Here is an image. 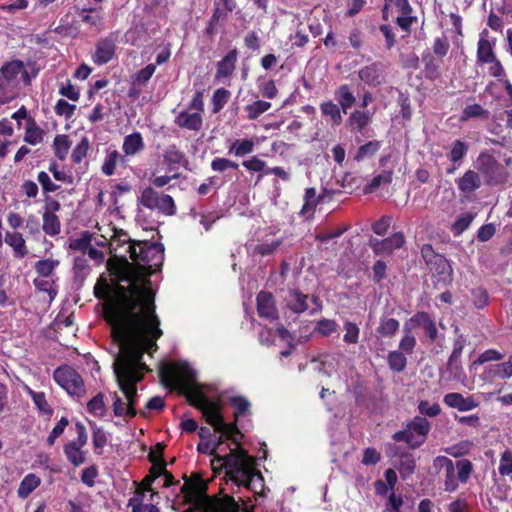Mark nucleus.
I'll use <instances>...</instances> for the list:
<instances>
[{
	"label": "nucleus",
	"instance_id": "680f3d73",
	"mask_svg": "<svg viewBox=\"0 0 512 512\" xmlns=\"http://www.w3.org/2000/svg\"><path fill=\"white\" fill-rule=\"evenodd\" d=\"M343 328L345 331V334L343 336V341L346 344H357L359 341V333H360V329L357 326V324L354 322H351V321H346L344 323Z\"/></svg>",
	"mask_w": 512,
	"mask_h": 512
},
{
	"label": "nucleus",
	"instance_id": "4d7b16f0",
	"mask_svg": "<svg viewBox=\"0 0 512 512\" xmlns=\"http://www.w3.org/2000/svg\"><path fill=\"white\" fill-rule=\"evenodd\" d=\"M387 362L389 368L394 372H402L406 368L407 359L400 351H391L388 354Z\"/></svg>",
	"mask_w": 512,
	"mask_h": 512
},
{
	"label": "nucleus",
	"instance_id": "bf43d9fd",
	"mask_svg": "<svg viewBox=\"0 0 512 512\" xmlns=\"http://www.w3.org/2000/svg\"><path fill=\"white\" fill-rule=\"evenodd\" d=\"M488 111L480 104L467 105L461 114L460 120L462 122L468 121L471 118L487 117Z\"/></svg>",
	"mask_w": 512,
	"mask_h": 512
},
{
	"label": "nucleus",
	"instance_id": "2f4dec72",
	"mask_svg": "<svg viewBox=\"0 0 512 512\" xmlns=\"http://www.w3.org/2000/svg\"><path fill=\"white\" fill-rule=\"evenodd\" d=\"M164 163L169 166V169H172L174 165H186L188 164V160L185 157L184 152H182L176 145H170L165 153L163 154Z\"/></svg>",
	"mask_w": 512,
	"mask_h": 512
},
{
	"label": "nucleus",
	"instance_id": "dca6fc26",
	"mask_svg": "<svg viewBox=\"0 0 512 512\" xmlns=\"http://www.w3.org/2000/svg\"><path fill=\"white\" fill-rule=\"evenodd\" d=\"M408 323L411 325V328L421 327L430 342H434L437 339L438 329L436 323L427 312L419 311L415 313L408 320Z\"/></svg>",
	"mask_w": 512,
	"mask_h": 512
},
{
	"label": "nucleus",
	"instance_id": "9b49d317",
	"mask_svg": "<svg viewBox=\"0 0 512 512\" xmlns=\"http://www.w3.org/2000/svg\"><path fill=\"white\" fill-rule=\"evenodd\" d=\"M75 429L77 432V439L66 443L63 447V451L67 460L74 467H79L86 461L87 452L83 450V447L87 444L88 435L86 427L82 422H76Z\"/></svg>",
	"mask_w": 512,
	"mask_h": 512
},
{
	"label": "nucleus",
	"instance_id": "37998d69",
	"mask_svg": "<svg viewBox=\"0 0 512 512\" xmlns=\"http://www.w3.org/2000/svg\"><path fill=\"white\" fill-rule=\"evenodd\" d=\"M71 147V141L68 135L59 134L56 135L53 141L54 154L59 160L66 159L69 149Z\"/></svg>",
	"mask_w": 512,
	"mask_h": 512
},
{
	"label": "nucleus",
	"instance_id": "4be33fe9",
	"mask_svg": "<svg viewBox=\"0 0 512 512\" xmlns=\"http://www.w3.org/2000/svg\"><path fill=\"white\" fill-rule=\"evenodd\" d=\"M434 466L445 470V490L454 491L458 483L455 478V467L452 460L445 456H438L434 459Z\"/></svg>",
	"mask_w": 512,
	"mask_h": 512
},
{
	"label": "nucleus",
	"instance_id": "0e129e2a",
	"mask_svg": "<svg viewBox=\"0 0 512 512\" xmlns=\"http://www.w3.org/2000/svg\"><path fill=\"white\" fill-rule=\"evenodd\" d=\"M282 239H274L270 242L259 243L255 246L254 252L261 256L272 255L282 244Z\"/></svg>",
	"mask_w": 512,
	"mask_h": 512
},
{
	"label": "nucleus",
	"instance_id": "7ed1b4c3",
	"mask_svg": "<svg viewBox=\"0 0 512 512\" xmlns=\"http://www.w3.org/2000/svg\"><path fill=\"white\" fill-rule=\"evenodd\" d=\"M231 464L225 477L238 487L254 490L255 478L263 486L264 478L255 467L256 460L250 456L243 447H235V455L230 460Z\"/></svg>",
	"mask_w": 512,
	"mask_h": 512
},
{
	"label": "nucleus",
	"instance_id": "4c0bfd02",
	"mask_svg": "<svg viewBox=\"0 0 512 512\" xmlns=\"http://www.w3.org/2000/svg\"><path fill=\"white\" fill-rule=\"evenodd\" d=\"M370 122L371 115L368 111L355 110L348 119L350 129L358 132H361Z\"/></svg>",
	"mask_w": 512,
	"mask_h": 512
},
{
	"label": "nucleus",
	"instance_id": "ddd939ff",
	"mask_svg": "<svg viewBox=\"0 0 512 512\" xmlns=\"http://www.w3.org/2000/svg\"><path fill=\"white\" fill-rule=\"evenodd\" d=\"M405 244V237L402 232H396L385 239H371L370 247L376 255L391 254L394 250L400 249Z\"/></svg>",
	"mask_w": 512,
	"mask_h": 512
},
{
	"label": "nucleus",
	"instance_id": "0eeeda50",
	"mask_svg": "<svg viewBox=\"0 0 512 512\" xmlns=\"http://www.w3.org/2000/svg\"><path fill=\"white\" fill-rule=\"evenodd\" d=\"M430 430L431 424L425 417L415 416L404 429L395 432L392 439L405 442L410 449H417L426 442Z\"/></svg>",
	"mask_w": 512,
	"mask_h": 512
},
{
	"label": "nucleus",
	"instance_id": "2eb2a0df",
	"mask_svg": "<svg viewBox=\"0 0 512 512\" xmlns=\"http://www.w3.org/2000/svg\"><path fill=\"white\" fill-rule=\"evenodd\" d=\"M443 402L450 408L457 409L461 412L471 411L479 406V402L473 395L464 397L459 392L447 393L443 397Z\"/></svg>",
	"mask_w": 512,
	"mask_h": 512
},
{
	"label": "nucleus",
	"instance_id": "b1692460",
	"mask_svg": "<svg viewBox=\"0 0 512 512\" xmlns=\"http://www.w3.org/2000/svg\"><path fill=\"white\" fill-rule=\"evenodd\" d=\"M174 122L180 128L198 132L202 129L203 117L200 113L181 111L175 117Z\"/></svg>",
	"mask_w": 512,
	"mask_h": 512
},
{
	"label": "nucleus",
	"instance_id": "1a4fd4ad",
	"mask_svg": "<svg viewBox=\"0 0 512 512\" xmlns=\"http://www.w3.org/2000/svg\"><path fill=\"white\" fill-rule=\"evenodd\" d=\"M53 379L71 396L82 397L85 394V386L81 375L68 365L57 367L54 370Z\"/></svg>",
	"mask_w": 512,
	"mask_h": 512
},
{
	"label": "nucleus",
	"instance_id": "c756f323",
	"mask_svg": "<svg viewBox=\"0 0 512 512\" xmlns=\"http://www.w3.org/2000/svg\"><path fill=\"white\" fill-rule=\"evenodd\" d=\"M5 242L13 248L14 256L16 258L22 259L28 254L25 240L21 233L7 232L5 235Z\"/></svg>",
	"mask_w": 512,
	"mask_h": 512
},
{
	"label": "nucleus",
	"instance_id": "72a5a7b5",
	"mask_svg": "<svg viewBox=\"0 0 512 512\" xmlns=\"http://www.w3.org/2000/svg\"><path fill=\"white\" fill-rule=\"evenodd\" d=\"M255 143L253 139H237L228 148V153L237 157L246 156L254 151Z\"/></svg>",
	"mask_w": 512,
	"mask_h": 512
},
{
	"label": "nucleus",
	"instance_id": "c85d7f7f",
	"mask_svg": "<svg viewBox=\"0 0 512 512\" xmlns=\"http://www.w3.org/2000/svg\"><path fill=\"white\" fill-rule=\"evenodd\" d=\"M397 470L403 480L411 478L416 470V460L413 454L409 452L400 453Z\"/></svg>",
	"mask_w": 512,
	"mask_h": 512
},
{
	"label": "nucleus",
	"instance_id": "338daca9",
	"mask_svg": "<svg viewBox=\"0 0 512 512\" xmlns=\"http://www.w3.org/2000/svg\"><path fill=\"white\" fill-rule=\"evenodd\" d=\"M156 70L155 64H148L140 69L134 76L133 85H145L153 76Z\"/></svg>",
	"mask_w": 512,
	"mask_h": 512
},
{
	"label": "nucleus",
	"instance_id": "13d9d810",
	"mask_svg": "<svg viewBox=\"0 0 512 512\" xmlns=\"http://www.w3.org/2000/svg\"><path fill=\"white\" fill-rule=\"evenodd\" d=\"M33 284L37 290L47 293L50 300H53L56 297L57 288L55 280L35 278L33 280Z\"/></svg>",
	"mask_w": 512,
	"mask_h": 512
},
{
	"label": "nucleus",
	"instance_id": "a878e982",
	"mask_svg": "<svg viewBox=\"0 0 512 512\" xmlns=\"http://www.w3.org/2000/svg\"><path fill=\"white\" fill-rule=\"evenodd\" d=\"M227 13L223 12L219 7L213 8V13L210 17V19L207 22V25L204 29V35L212 38L215 36L219 29L224 28L226 25V22L228 20Z\"/></svg>",
	"mask_w": 512,
	"mask_h": 512
},
{
	"label": "nucleus",
	"instance_id": "3c124183",
	"mask_svg": "<svg viewBox=\"0 0 512 512\" xmlns=\"http://www.w3.org/2000/svg\"><path fill=\"white\" fill-rule=\"evenodd\" d=\"M87 410L96 417H104L106 414V406L104 403V394L99 392L87 403Z\"/></svg>",
	"mask_w": 512,
	"mask_h": 512
},
{
	"label": "nucleus",
	"instance_id": "58836bf2",
	"mask_svg": "<svg viewBox=\"0 0 512 512\" xmlns=\"http://www.w3.org/2000/svg\"><path fill=\"white\" fill-rule=\"evenodd\" d=\"M464 345L465 342L462 336L454 341L453 350L447 362V367L450 371H458L461 369L460 358L464 349Z\"/></svg>",
	"mask_w": 512,
	"mask_h": 512
},
{
	"label": "nucleus",
	"instance_id": "9d476101",
	"mask_svg": "<svg viewBox=\"0 0 512 512\" xmlns=\"http://www.w3.org/2000/svg\"><path fill=\"white\" fill-rule=\"evenodd\" d=\"M476 168L485 177L489 185L502 184L507 180L504 167L487 152L479 154L476 159Z\"/></svg>",
	"mask_w": 512,
	"mask_h": 512
},
{
	"label": "nucleus",
	"instance_id": "864d4df0",
	"mask_svg": "<svg viewBox=\"0 0 512 512\" xmlns=\"http://www.w3.org/2000/svg\"><path fill=\"white\" fill-rule=\"evenodd\" d=\"M468 144L462 140H455L451 145L448 158L451 162H460L468 152Z\"/></svg>",
	"mask_w": 512,
	"mask_h": 512
},
{
	"label": "nucleus",
	"instance_id": "f704fd0d",
	"mask_svg": "<svg viewBox=\"0 0 512 512\" xmlns=\"http://www.w3.org/2000/svg\"><path fill=\"white\" fill-rule=\"evenodd\" d=\"M335 98L338 101L343 113H347V110L351 108L356 101L355 96L350 91V88L347 84L341 85L336 90Z\"/></svg>",
	"mask_w": 512,
	"mask_h": 512
},
{
	"label": "nucleus",
	"instance_id": "a19ab883",
	"mask_svg": "<svg viewBox=\"0 0 512 512\" xmlns=\"http://www.w3.org/2000/svg\"><path fill=\"white\" fill-rule=\"evenodd\" d=\"M272 104L268 101L257 100L244 107L249 120L258 119L263 113L267 112L271 108Z\"/></svg>",
	"mask_w": 512,
	"mask_h": 512
},
{
	"label": "nucleus",
	"instance_id": "6e6d98bb",
	"mask_svg": "<svg viewBox=\"0 0 512 512\" xmlns=\"http://www.w3.org/2000/svg\"><path fill=\"white\" fill-rule=\"evenodd\" d=\"M112 410L116 417H122L125 421L133 418L126 402H124L116 392L113 394Z\"/></svg>",
	"mask_w": 512,
	"mask_h": 512
},
{
	"label": "nucleus",
	"instance_id": "bb28decb",
	"mask_svg": "<svg viewBox=\"0 0 512 512\" xmlns=\"http://www.w3.org/2000/svg\"><path fill=\"white\" fill-rule=\"evenodd\" d=\"M145 149V142L140 132H134L124 137L122 150L124 156H134Z\"/></svg>",
	"mask_w": 512,
	"mask_h": 512
},
{
	"label": "nucleus",
	"instance_id": "e2e57ef3",
	"mask_svg": "<svg viewBox=\"0 0 512 512\" xmlns=\"http://www.w3.org/2000/svg\"><path fill=\"white\" fill-rule=\"evenodd\" d=\"M91 240V233L84 231L79 238H75L70 241L69 248L75 251H81L85 254L91 244Z\"/></svg>",
	"mask_w": 512,
	"mask_h": 512
},
{
	"label": "nucleus",
	"instance_id": "de8ad7c7",
	"mask_svg": "<svg viewBox=\"0 0 512 512\" xmlns=\"http://www.w3.org/2000/svg\"><path fill=\"white\" fill-rule=\"evenodd\" d=\"M235 455V448L230 449V452L226 455H214V458L211 460V467L214 474H220L223 470L225 473L229 469V465L231 464L232 456Z\"/></svg>",
	"mask_w": 512,
	"mask_h": 512
},
{
	"label": "nucleus",
	"instance_id": "49530a36",
	"mask_svg": "<svg viewBox=\"0 0 512 512\" xmlns=\"http://www.w3.org/2000/svg\"><path fill=\"white\" fill-rule=\"evenodd\" d=\"M381 146L382 142L379 140L369 141L358 148L357 153L354 156V159L360 162L365 158L372 157L373 155L376 154V152L379 151Z\"/></svg>",
	"mask_w": 512,
	"mask_h": 512
},
{
	"label": "nucleus",
	"instance_id": "f3484780",
	"mask_svg": "<svg viewBox=\"0 0 512 512\" xmlns=\"http://www.w3.org/2000/svg\"><path fill=\"white\" fill-rule=\"evenodd\" d=\"M358 77L362 82L371 87H377L385 81L382 65L377 62L363 66L358 71Z\"/></svg>",
	"mask_w": 512,
	"mask_h": 512
},
{
	"label": "nucleus",
	"instance_id": "e433bc0d",
	"mask_svg": "<svg viewBox=\"0 0 512 512\" xmlns=\"http://www.w3.org/2000/svg\"><path fill=\"white\" fill-rule=\"evenodd\" d=\"M43 140V130L33 118H29L25 128L24 141L30 145H37Z\"/></svg>",
	"mask_w": 512,
	"mask_h": 512
},
{
	"label": "nucleus",
	"instance_id": "ea45409f",
	"mask_svg": "<svg viewBox=\"0 0 512 512\" xmlns=\"http://www.w3.org/2000/svg\"><path fill=\"white\" fill-rule=\"evenodd\" d=\"M320 110L323 116L329 117L332 125H340L342 123L341 108L332 101H326L320 104Z\"/></svg>",
	"mask_w": 512,
	"mask_h": 512
},
{
	"label": "nucleus",
	"instance_id": "a18cd8bd",
	"mask_svg": "<svg viewBox=\"0 0 512 512\" xmlns=\"http://www.w3.org/2000/svg\"><path fill=\"white\" fill-rule=\"evenodd\" d=\"M230 405L235 409L234 418L239 420L240 417L249 413L250 402L242 395H235L229 398Z\"/></svg>",
	"mask_w": 512,
	"mask_h": 512
},
{
	"label": "nucleus",
	"instance_id": "603ef678",
	"mask_svg": "<svg viewBox=\"0 0 512 512\" xmlns=\"http://www.w3.org/2000/svg\"><path fill=\"white\" fill-rule=\"evenodd\" d=\"M160 194L155 191L152 187H146L140 197L138 198L139 203L150 210H155Z\"/></svg>",
	"mask_w": 512,
	"mask_h": 512
},
{
	"label": "nucleus",
	"instance_id": "5701e85b",
	"mask_svg": "<svg viewBox=\"0 0 512 512\" xmlns=\"http://www.w3.org/2000/svg\"><path fill=\"white\" fill-rule=\"evenodd\" d=\"M456 184L462 193L469 195L481 187L482 181L478 172L467 170L462 177L456 180Z\"/></svg>",
	"mask_w": 512,
	"mask_h": 512
},
{
	"label": "nucleus",
	"instance_id": "c9c22d12",
	"mask_svg": "<svg viewBox=\"0 0 512 512\" xmlns=\"http://www.w3.org/2000/svg\"><path fill=\"white\" fill-rule=\"evenodd\" d=\"M59 265L60 261L58 259L47 258L35 262L34 269L39 276L43 278H50L54 275V272Z\"/></svg>",
	"mask_w": 512,
	"mask_h": 512
},
{
	"label": "nucleus",
	"instance_id": "c03bdc74",
	"mask_svg": "<svg viewBox=\"0 0 512 512\" xmlns=\"http://www.w3.org/2000/svg\"><path fill=\"white\" fill-rule=\"evenodd\" d=\"M27 393L31 397L34 405L37 407L40 413L48 416L53 414V409L49 405L44 392H36L28 388Z\"/></svg>",
	"mask_w": 512,
	"mask_h": 512
},
{
	"label": "nucleus",
	"instance_id": "6ab92c4d",
	"mask_svg": "<svg viewBox=\"0 0 512 512\" xmlns=\"http://www.w3.org/2000/svg\"><path fill=\"white\" fill-rule=\"evenodd\" d=\"M183 479L185 483L181 487V493L185 495L186 498L196 497L205 495L208 489L207 482L201 477V475L197 473H192L191 478L188 479L186 475H184Z\"/></svg>",
	"mask_w": 512,
	"mask_h": 512
},
{
	"label": "nucleus",
	"instance_id": "6e6552de",
	"mask_svg": "<svg viewBox=\"0 0 512 512\" xmlns=\"http://www.w3.org/2000/svg\"><path fill=\"white\" fill-rule=\"evenodd\" d=\"M420 252L427 268L437 281L450 284L453 280L450 262L443 255L436 253L431 244L422 245Z\"/></svg>",
	"mask_w": 512,
	"mask_h": 512
},
{
	"label": "nucleus",
	"instance_id": "052dcab7",
	"mask_svg": "<svg viewBox=\"0 0 512 512\" xmlns=\"http://www.w3.org/2000/svg\"><path fill=\"white\" fill-rule=\"evenodd\" d=\"M90 142L87 137H83L72 151L71 159L74 163L79 164L87 156Z\"/></svg>",
	"mask_w": 512,
	"mask_h": 512
},
{
	"label": "nucleus",
	"instance_id": "473e14b6",
	"mask_svg": "<svg viewBox=\"0 0 512 512\" xmlns=\"http://www.w3.org/2000/svg\"><path fill=\"white\" fill-rule=\"evenodd\" d=\"M41 483L40 478L33 474H27L21 481L17 494L21 499H26Z\"/></svg>",
	"mask_w": 512,
	"mask_h": 512
},
{
	"label": "nucleus",
	"instance_id": "5fc2aeb1",
	"mask_svg": "<svg viewBox=\"0 0 512 512\" xmlns=\"http://www.w3.org/2000/svg\"><path fill=\"white\" fill-rule=\"evenodd\" d=\"M156 210L166 216H173L176 214V205L172 196L168 194H161L158 203L156 206Z\"/></svg>",
	"mask_w": 512,
	"mask_h": 512
},
{
	"label": "nucleus",
	"instance_id": "f8f14e48",
	"mask_svg": "<svg viewBox=\"0 0 512 512\" xmlns=\"http://www.w3.org/2000/svg\"><path fill=\"white\" fill-rule=\"evenodd\" d=\"M116 52V37L112 34L97 41L92 60L96 65H104L110 62Z\"/></svg>",
	"mask_w": 512,
	"mask_h": 512
},
{
	"label": "nucleus",
	"instance_id": "39448f33",
	"mask_svg": "<svg viewBox=\"0 0 512 512\" xmlns=\"http://www.w3.org/2000/svg\"><path fill=\"white\" fill-rule=\"evenodd\" d=\"M114 373L117 379L118 386L122 391L132 417L138 414L146 418L148 416L145 410L137 411L136 406L139 401L137 384L144 378L145 373L127 367L126 365H119L114 362Z\"/></svg>",
	"mask_w": 512,
	"mask_h": 512
},
{
	"label": "nucleus",
	"instance_id": "69168bd1",
	"mask_svg": "<svg viewBox=\"0 0 512 512\" xmlns=\"http://www.w3.org/2000/svg\"><path fill=\"white\" fill-rule=\"evenodd\" d=\"M408 325L410 324L407 322L404 326V336L400 340L399 349L404 352L411 353L416 345V339L411 334L412 328L408 327Z\"/></svg>",
	"mask_w": 512,
	"mask_h": 512
},
{
	"label": "nucleus",
	"instance_id": "a211bd4d",
	"mask_svg": "<svg viewBox=\"0 0 512 512\" xmlns=\"http://www.w3.org/2000/svg\"><path fill=\"white\" fill-rule=\"evenodd\" d=\"M397 11L401 14L395 20V23L406 33H411V27L417 22V17L413 16V8L409 0H394Z\"/></svg>",
	"mask_w": 512,
	"mask_h": 512
},
{
	"label": "nucleus",
	"instance_id": "774afa93",
	"mask_svg": "<svg viewBox=\"0 0 512 512\" xmlns=\"http://www.w3.org/2000/svg\"><path fill=\"white\" fill-rule=\"evenodd\" d=\"M76 105L70 104L64 99H59L54 106L55 114L64 116L66 119H71L75 113Z\"/></svg>",
	"mask_w": 512,
	"mask_h": 512
},
{
	"label": "nucleus",
	"instance_id": "20e7f679",
	"mask_svg": "<svg viewBox=\"0 0 512 512\" xmlns=\"http://www.w3.org/2000/svg\"><path fill=\"white\" fill-rule=\"evenodd\" d=\"M30 83L28 71L22 60L4 62L0 67V104L11 102L17 95L20 80Z\"/></svg>",
	"mask_w": 512,
	"mask_h": 512
},
{
	"label": "nucleus",
	"instance_id": "7c9ffc66",
	"mask_svg": "<svg viewBox=\"0 0 512 512\" xmlns=\"http://www.w3.org/2000/svg\"><path fill=\"white\" fill-rule=\"evenodd\" d=\"M118 163L122 164L123 166H126V157L124 155H121L117 150L108 151L101 168L102 172L106 176L114 175Z\"/></svg>",
	"mask_w": 512,
	"mask_h": 512
},
{
	"label": "nucleus",
	"instance_id": "423d86ee",
	"mask_svg": "<svg viewBox=\"0 0 512 512\" xmlns=\"http://www.w3.org/2000/svg\"><path fill=\"white\" fill-rule=\"evenodd\" d=\"M128 252L131 260L141 264L149 273L160 269L164 261V247L161 243L133 241Z\"/></svg>",
	"mask_w": 512,
	"mask_h": 512
},
{
	"label": "nucleus",
	"instance_id": "8fccbe9b",
	"mask_svg": "<svg viewBox=\"0 0 512 512\" xmlns=\"http://www.w3.org/2000/svg\"><path fill=\"white\" fill-rule=\"evenodd\" d=\"M400 323L395 318H381L377 332L382 337H392L399 330Z\"/></svg>",
	"mask_w": 512,
	"mask_h": 512
},
{
	"label": "nucleus",
	"instance_id": "f257e3e1",
	"mask_svg": "<svg viewBox=\"0 0 512 512\" xmlns=\"http://www.w3.org/2000/svg\"><path fill=\"white\" fill-rule=\"evenodd\" d=\"M119 280L129 284L111 285L100 278L94 286L95 297L105 301V319L111 326L113 341L119 345L114 362L147 373L151 370L143 362L144 354L156 352L157 340L163 335L156 313L155 292L149 282L138 283L136 276L128 271H123Z\"/></svg>",
	"mask_w": 512,
	"mask_h": 512
},
{
	"label": "nucleus",
	"instance_id": "09e8293b",
	"mask_svg": "<svg viewBox=\"0 0 512 512\" xmlns=\"http://www.w3.org/2000/svg\"><path fill=\"white\" fill-rule=\"evenodd\" d=\"M231 93L229 90L225 88H218L214 91L211 102H212V112L214 114L219 113L226 103L229 101Z\"/></svg>",
	"mask_w": 512,
	"mask_h": 512
},
{
	"label": "nucleus",
	"instance_id": "393cba45",
	"mask_svg": "<svg viewBox=\"0 0 512 512\" xmlns=\"http://www.w3.org/2000/svg\"><path fill=\"white\" fill-rule=\"evenodd\" d=\"M207 512H240V506L233 496L224 495L212 498L207 506Z\"/></svg>",
	"mask_w": 512,
	"mask_h": 512
},
{
	"label": "nucleus",
	"instance_id": "aec40b11",
	"mask_svg": "<svg viewBox=\"0 0 512 512\" xmlns=\"http://www.w3.org/2000/svg\"><path fill=\"white\" fill-rule=\"evenodd\" d=\"M238 50L231 49L216 65L215 79L220 81L232 76L236 69Z\"/></svg>",
	"mask_w": 512,
	"mask_h": 512
},
{
	"label": "nucleus",
	"instance_id": "f03ea898",
	"mask_svg": "<svg viewBox=\"0 0 512 512\" xmlns=\"http://www.w3.org/2000/svg\"><path fill=\"white\" fill-rule=\"evenodd\" d=\"M159 377L164 386L174 387L180 394L186 396L189 403L202 412L214 432L225 434L236 447H241L244 435L238 428L239 420L234 418L231 423L225 422L222 401L209 399L196 387V373L187 363H162L159 367Z\"/></svg>",
	"mask_w": 512,
	"mask_h": 512
},
{
	"label": "nucleus",
	"instance_id": "cd10ccee",
	"mask_svg": "<svg viewBox=\"0 0 512 512\" xmlns=\"http://www.w3.org/2000/svg\"><path fill=\"white\" fill-rule=\"evenodd\" d=\"M307 300L308 296L303 294L300 290H290L286 298L287 307L294 313L301 314L308 309Z\"/></svg>",
	"mask_w": 512,
	"mask_h": 512
},
{
	"label": "nucleus",
	"instance_id": "79ce46f5",
	"mask_svg": "<svg viewBox=\"0 0 512 512\" xmlns=\"http://www.w3.org/2000/svg\"><path fill=\"white\" fill-rule=\"evenodd\" d=\"M43 224L42 230L46 235L56 236L61 231V222L57 215H52V213H43Z\"/></svg>",
	"mask_w": 512,
	"mask_h": 512
},
{
	"label": "nucleus",
	"instance_id": "4468645a",
	"mask_svg": "<svg viewBox=\"0 0 512 512\" xmlns=\"http://www.w3.org/2000/svg\"><path fill=\"white\" fill-rule=\"evenodd\" d=\"M256 303L257 313L260 318H265L269 321H275L279 319L275 298L271 292L260 291L257 294Z\"/></svg>",
	"mask_w": 512,
	"mask_h": 512
},
{
	"label": "nucleus",
	"instance_id": "412c9836",
	"mask_svg": "<svg viewBox=\"0 0 512 512\" xmlns=\"http://www.w3.org/2000/svg\"><path fill=\"white\" fill-rule=\"evenodd\" d=\"M487 31L484 30L480 34L477 43L476 60L479 65H486L488 62H493L496 53L494 51L495 41L491 42L486 38Z\"/></svg>",
	"mask_w": 512,
	"mask_h": 512
}]
</instances>
